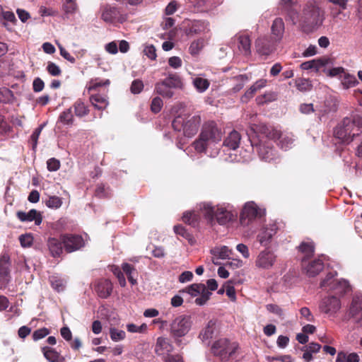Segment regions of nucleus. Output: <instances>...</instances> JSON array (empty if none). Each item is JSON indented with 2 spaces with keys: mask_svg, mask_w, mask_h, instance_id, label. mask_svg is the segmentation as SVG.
Segmentation results:
<instances>
[{
  "mask_svg": "<svg viewBox=\"0 0 362 362\" xmlns=\"http://www.w3.org/2000/svg\"><path fill=\"white\" fill-rule=\"evenodd\" d=\"M289 20L293 25L299 24L305 32H311L318 29L325 20V11L320 7L317 0L308 1L303 7L300 13L292 11L289 14Z\"/></svg>",
  "mask_w": 362,
  "mask_h": 362,
  "instance_id": "nucleus-1",
  "label": "nucleus"
},
{
  "mask_svg": "<svg viewBox=\"0 0 362 362\" xmlns=\"http://www.w3.org/2000/svg\"><path fill=\"white\" fill-rule=\"evenodd\" d=\"M223 132L214 121L205 122L202 127L199 139L193 142V146L198 153H209L216 157L219 153L218 145L222 139Z\"/></svg>",
  "mask_w": 362,
  "mask_h": 362,
  "instance_id": "nucleus-2",
  "label": "nucleus"
},
{
  "mask_svg": "<svg viewBox=\"0 0 362 362\" xmlns=\"http://www.w3.org/2000/svg\"><path fill=\"white\" fill-rule=\"evenodd\" d=\"M199 209L203 216L211 224L216 221L225 226L235 219L238 212L230 204H219L214 206L210 203H202Z\"/></svg>",
  "mask_w": 362,
  "mask_h": 362,
  "instance_id": "nucleus-3",
  "label": "nucleus"
},
{
  "mask_svg": "<svg viewBox=\"0 0 362 362\" xmlns=\"http://www.w3.org/2000/svg\"><path fill=\"white\" fill-rule=\"evenodd\" d=\"M362 127V116L354 115L351 117H346L339 124L334 130L336 138L342 143L349 144L354 138L358 136Z\"/></svg>",
  "mask_w": 362,
  "mask_h": 362,
  "instance_id": "nucleus-4",
  "label": "nucleus"
},
{
  "mask_svg": "<svg viewBox=\"0 0 362 362\" xmlns=\"http://www.w3.org/2000/svg\"><path fill=\"white\" fill-rule=\"evenodd\" d=\"M200 123L199 115H182L173 119L172 126L175 131L182 132L185 136L192 137L197 132Z\"/></svg>",
  "mask_w": 362,
  "mask_h": 362,
  "instance_id": "nucleus-5",
  "label": "nucleus"
},
{
  "mask_svg": "<svg viewBox=\"0 0 362 362\" xmlns=\"http://www.w3.org/2000/svg\"><path fill=\"white\" fill-rule=\"evenodd\" d=\"M337 273L329 272L320 282V288L329 291L332 295H337L339 297L344 296L351 291V288L349 282L346 279H336L334 276Z\"/></svg>",
  "mask_w": 362,
  "mask_h": 362,
  "instance_id": "nucleus-6",
  "label": "nucleus"
},
{
  "mask_svg": "<svg viewBox=\"0 0 362 362\" xmlns=\"http://www.w3.org/2000/svg\"><path fill=\"white\" fill-rule=\"evenodd\" d=\"M238 345L228 339L223 338L216 341L211 346L212 353L222 362H233Z\"/></svg>",
  "mask_w": 362,
  "mask_h": 362,
  "instance_id": "nucleus-7",
  "label": "nucleus"
},
{
  "mask_svg": "<svg viewBox=\"0 0 362 362\" xmlns=\"http://www.w3.org/2000/svg\"><path fill=\"white\" fill-rule=\"evenodd\" d=\"M182 82L180 76L176 74H170L162 81L155 85V92L163 98H170L174 95L173 89L181 88Z\"/></svg>",
  "mask_w": 362,
  "mask_h": 362,
  "instance_id": "nucleus-8",
  "label": "nucleus"
},
{
  "mask_svg": "<svg viewBox=\"0 0 362 362\" xmlns=\"http://www.w3.org/2000/svg\"><path fill=\"white\" fill-rule=\"evenodd\" d=\"M191 317L181 315L176 317L170 325V333L175 338H180L187 334L192 327Z\"/></svg>",
  "mask_w": 362,
  "mask_h": 362,
  "instance_id": "nucleus-9",
  "label": "nucleus"
},
{
  "mask_svg": "<svg viewBox=\"0 0 362 362\" xmlns=\"http://www.w3.org/2000/svg\"><path fill=\"white\" fill-rule=\"evenodd\" d=\"M272 140L268 134L267 138L262 137L259 142L255 144L259 158L267 162H271L278 158L276 151L273 148Z\"/></svg>",
  "mask_w": 362,
  "mask_h": 362,
  "instance_id": "nucleus-10",
  "label": "nucleus"
},
{
  "mask_svg": "<svg viewBox=\"0 0 362 362\" xmlns=\"http://www.w3.org/2000/svg\"><path fill=\"white\" fill-rule=\"evenodd\" d=\"M99 13L100 18L107 23H122L126 20V16L118 8L110 4L101 5Z\"/></svg>",
  "mask_w": 362,
  "mask_h": 362,
  "instance_id": "nucleus-11",
  "label": "nucleus"
},
{
  "mask_svg": "<svg viewBox=\"0 0 362 362\" xmlns=\"http://www.w3.org/2000/svg\"><path fill=\"white\" fill-rule=\"evenodd\" d=\"M264 214V209L258 207L254 202H248L245 204L243 208L240 218V223L243 226H247L252 220L260 218Z\"/></svg>",
  "mask_w": 362,
  "mask_h": 362,
  "instance_id": "nucleus-12",
  "label": "nucleus"
},
{
  "mask_svg": "<svg viewBox=\"0 0 362 362\" xmlns=\"http://www.w3.org/2000/svg\"><path fill=\"white\" fill-rule=\"evenodd\" d=\"M277 260L276 255L269 248L260 251L255 259V267L259 269H271Z\"/></svg>",
  "mask_w": 362,
  "mask_h": 362,
  "instance_id": "nucleus-13",
  "label": "nucleus"
},
{
  "mask_svg": "<svg viewBox=\"0 0 362 362\" xmlns=\"http://www.w3.org/2000/svg\"><path fill=\"white\" fill-rule=\"evenodd\" d=\"M341 308V301L339 297L330 295L322 299L319 309L329 316H334Z\"/></svg>",
  "mask_w": 362,
  "mask_h": 362,
  "instance_id": "nucleus-14",
  "label": "nucleus"
},
{
  "mask_svg": "<svg viewBox=\"0 0 362 362\" xmlns=\"http://www.w3.org/2000/svg\"><path fill=\"white\" fill-rule=\"evenodd\" d=\"M229 45L231 48L236 45L238 52L243 55L248 56L251 53V41L249 36L246 34H236L230 39Z\"/></svg>",
  "mask_w": 362,
  "mask_h": 362,
  "instance_id": "nucleus-15",
  "label": "nucleus"
},
{
  "mask_svg": "<svg viewBox=\"0 0 362 362\" xmlns=\"http://www.w3.org/2000/svg\"><path fill=\"white\" fill-rule=\"evenodd\" d=\"M269 139L278 140V146L283 150L287 151L293 146L295 139L290 133H281L276 129H272L269 132Z\"/></svg>",
  "mask_w": 362,
  "mask_h": 362,
  "instance_id": "nucleus-16",
  "label": "nucleus"
},
{
  "mask_svg": "<svg viewBox=\"0 0 362 362\" xmlns=\"http://www.w3.org/2000/svg\"><path fill=\"white\" fill-rule=\"evenodd\" d=\"M61 240L67 252L76 251L85 245L83 238L78 235H62Z\"/></svg>",
  "mask_w": 362,
  "mask_h": 362,
  "instance_id": "nucleus-17",
  "label": "nucleus"
},
{
  "mask_svg": "<svg viewBox=\"0 0 362 362\" xmlns=\"http://www.w3.org/2000/svg\"><path fill=\"white\" fill-rule=\"evenodd\" d=\"M277 227L275 224H270L262 228L259 232L257 240L263 247H269L273 237L276 233Z\"/></svg>",
  "mask_w": 362,
  "mask_h": 362,
  "instance_id": "nucleus-18",
  "label": "nucleus"
},
{
  "mask_svg": "<svg viewBox=\"0 0 362 362\" xmlns=\"http://www.w3.org/2000/svg\"><path fill=\"white\" fill-rule=\"evenodd\" d=\"M10 257L6 252L0 255V288L6 286L9 281Z\"/></svg>",
  "mask_w": 362,
  "mask_h": 362,
  "instance_id": "nucleus-19",
  "label": "nucleus"
},
{
  "mask_svg": "<svg viewBox=\"0 0 362 362\" xmlns=\"http://www.w3.org/2000/svg\"><path fill=\"white\" fill-rule=\"evenodd\" d=\"M210 31V26L209 22L206 21H192L187 28L185 30V33L187 36H193L196 35H204Z\"/></svg>",
  "mask_w": 362,
  "mask_h": 362,
  "instance_id": "nucleus-20",
  "label": "nucleus"
},
{
  "mask_svg": "<svg viewBox=\"0 0 362 362\" xmlns=\"http://www.w3.org/2000/svg\"><path fill=\"white\" fill-rule=\"evenodd\" d=\"M302 267L306 274L313 277L319 274L324 268V263L322 259H316L307 262L302 259Z\"/></svg>",
  "mask_w": 362,
  "mask_h": 362,
  "instance_id": "nucleus-21",
  "label": "nucleus"
},
{
  "mask_svg": "<svg viewBox=\"0 0 362 362\" xmlns=\"http://www.w3.org/2000/svg\"><path fill=\"white\" fill-rule=\"evenodd\" d=\"M154 350L158 356L164 358L173 351V346L168 338L159 337L156 339Z\"/></svg>",
  "mask_w": 362,
  "mask_h": 362,
  "instance_id": "nucleus-22",
  "label": "nucleus"
},
{
  "mask_svg": "<svg viewBox=\"0 0 362 362\" xmlns=\"http://www.w3.org/2000/svg\"><path fill=\"white\" fill-rule=\"evenodd\" d=\"M17 217L22 222H31L34 221L37 226L40 225L42 221L40 213L35 209H31L28 212L18 211Z\"/></svg>",
  "mask_w": 362,
  "mask_h": 362,
  "instance_id": "nucleus-23",
  "label": "nucleus"
},
{
  "mask_svg": "<svg viewBox=\"0 0 362 362\" xmlns=\"http://www.w3.org/2000/svg\"><path fill=\"white\" fill-rule=\"evenodd\" d=\"M216 332V322L214 320H210L200 332L199 338L206 344H209L210 340L212 339Z\"/></svg>",
  "mask_w": 362,
  "mask_h": 362,
  "instance_id": "nucleus-24",
  "label": "nucleus"
},
{
  "mask_svg": "<svg viewBox=\"0 0 362 362\" xmlns=\"http://www.w3.org/2000/svg\"><path fill=\"white\" fill-rule=\"evenodd\" d=\"M241 136L239 132L233 130L227 136L223 141V146L228 147L229 149L235 150L239 147Z\"/></svg>",
  "mask_w": 362,
  "mask_h": 362,
  "instance_id": "nucleus-25",
  "label": "nucleus"
},
{
  "mask_svg": "<svg viewBox=\"0 0 362 362\" xmlns=\"http://www.w3.org/2000/svg\"><path fill=\"white\" fill-rule=\"evenodd\" d=\"M95 290L100 298H106L110 295L112 290V286L109 280H100L97 284Z\"/></svg>",
  "mask_w": 362,
  "mask_h": 362,
  "instance_id": "nucleus-26",
  "label": "nucleus"
},
{
  "mask_svg": "<svg viewBox=\"0 0 362 362\" xmlns=\"http://www.w3.org/2000/svg\"><path fill=\"white\" fill-rule=\"evenodd\" d=\"M285 30L284 23L282 18H276L272 25V33L276 41L279 42L284 36Z\"/></svg>",
  "mask_w": 362,
  "mask_h": 362,
  "instance_id": "nucleus-27",
  "label": "nucleus"
},
{
  "mask_svg": "<svg viewBox=\"0 0 362 362\" xmlns=\"http://www.w3.org/2000/svg\"><path fill=\"white\" fill-rule=\"evenodd\" d=\"M329 62V59H317L303 62L300 68L303 70L315 69L318 71L320 68L325 66Z\"/></svg>",
  "mask_w": 362,
  "mask_h": 362,
  "instance_id": "nucleus-28",
  "label": "nucleus"
},
{
  "mask_svg": "<svg viewBox=\"0 0 362 362\" xmlns=\"http://www.w3.org/2000/svg\"><path fill=\"white\" fill-rule=\"evenodd\" d=\"M62 241L55 238H49L47 241L49 250L53 257H59L62 253Z\"/></svg>",
  "mask_w": 362,
  "mask_h": 362,
  "instance_id": "nucleus-29",
  "label": "nucleus"
},
{
  "mask_svg": "<svg viewBox=\"0 0 362 362\" xmlns=\"http://www.w3.org/2000/svg\"><path fill=\"white\" fill-rule=\"evenodd\" d=\"M299 252L303 255L302 259L306 260L314 254L315 245L313 241L309 240L303 241L298 246Z\"/></svg>",
  "mask_w": 362,
  "mask_h": 362,
  "instance_id": "nucleus-30",
  "label": "nucleus"
},
{
  "mask_svg": "<svg viewBox=\"0 0 362 362\" xmlns=\"http://www.w3.org/2000/svg\"><path fill=\"white\" fill-rule=\"evenodd\" d=\"M90 103L98 110H103L108 105V101L106 95L101 94H95L90 98Z\"/></svg>",
  "mask_w": 362,
  "mask_h": 362,
  "instance_id": "nucleus-31",
  "label": "nucleus"
},
{
  "mask_svg": "<svg viewBox=\"0 0 362 362\" xmlns=\"http://www.w3.org/2000/svg\"><path fill=\"white\" fill-rule=\"evenodd\" d=\"M74 119L71 108H68L61 112L58 117L57 122L62 123L66 126H71L74 124Z\"/></svg>",
  "mask_w": 362,
  "mask_h": 362,
  "instance_id": "nucleus-32",
  "label": "nucleus"
},
{
  "mask_svg": "<svg viewBox=\"0 0 362 362\" xmlns=\"http://www.w3.org/2000/svg\"><path fill=\"white\" fill-rule=\"evenodd\" d=\"M192 83L196 90L199 93H204L206 91L210 85L209 81L202 77H195L192 78Z\"/></svg>",
  "mask_w": 362,
  "mask_h": 362,
  "instance_id": "nucleus-33",
  "label": "nucleus"
},
{
  "mask_svg": "<svg viewBox=\"0 0 362 362\" xmlns=\"http://www.w3.org/2000/svg\"><path fill=\"white\" fill-rule=\"evenodd\" d=\"M49 282L52 287L58 292L62 291L65 288L66 281L57 275L49 276Z\"/></svg>",
  "mask_w": 362,
  "mask_h": 362,
  "instance_id": "nucleus-34",
  "label": "nucleus"
},
{
  "mask_svg": "<svg viewBox=\"0 0 362 362\" xmlns=\"http://www.w3.org/2000/svg\"><path fill=\"white\" fill-rule=\"evenodd\" d=\"M340 80L341 85L345 89L354 87L358 83V81L354 75L349 74L346 72H344Z\"/></svg>",
  "mask_w": 362,
  "mask_h": 362,
  "instance_id": "nucleus-35",
  "label": "nucleus"
},
{
  "mask_svg": "<svg viewBox=\"0 0 362 362\" xmlns=\"http://www.w3.org/2000/svg\"><path fill=\"white\" fill-rule=\"evenodd\" d=\"M297 4V0H280L279 9L281 12H285L289 18V14L292 11H296L293 6Z\"/></svg>",
  "mask_w": 362,
  "mask_h": 362,
  "instance_id": "nucleus-36",
  "label": "nucleus"
},
{
  "mask_svg": "<svg viewBox=\"0 0 362 362\" xmlns=\"http://www.w3.org/2000/svg\"><path fill=\"white\" fill-rule=\"evenodd\" d=\"M206 286L203 284H193L187 287L183 291H186L192 297H196L200 295Z\"/></svg>",
  "mask_w": 362,
  "mask_h": 362,
  "instance_id": "nucleus-37",
  "label": "nucleus"
},
{
  "mask_svg": "<svg viewBox=\"0 0 362 362\" xmlns=\"http://www.w3.org/2000/svg\"><path fill=\"white\" fill-rule=\"evenodd\" d=\"M75 115L78 117H82L88 114V109L87 106L81 100H76L74 105Z\"/></svg>",
  "mask_w": 362,
  "mask_h": 362,
  "instance_id": "nucleus-38",
  "label": "nucleus"
},
{
  "mask_svg": "<svg viewBox=\"0 0 362 362\" xmlns=\"http://www.w3.org/2000/svg\"><path fill=\"white\" fill-rule=\"evenodd\" d=\"M297 89L301 92H307L311 90L312 84L309 79L299 78L295 81Z\"/></svg>",
  "mask_w": 362,
  "mask_h": 362,
  "instance_id": "nucleus-39",
  "label": "nucleus"
},
{
  "mask_svg": "<svg viewBox=\"0 0 362 362\" xmlns=\"http://www.w3.org/2000/svg\"><path fill=\"white\" fill-rule=\"evenodd\" d=\"M205 41L203 38H199L193 41L189 46V52L192 55H197L204 47Z\"/></svg>",
  "mask_w": 362,
  "mask_h": 362,
  "instance_id": "nucleus-40",
  "label": "nucleus"
},
{
  "mask_svg": "<svg viewBox=\"0 0 362 362\" xmlns=\"http://www.w3.org/2000/svg\"><path fill=\"white\" fill-rule=\"evenodd\" d=\"M198 220V216L195 214L194 212L187 211L184 213L182 216V221L185 223H188L189 225H191L194 227L197 225Z\"/></svg>",
  "mask_w": 362,
  "mask_h": 362,
  "instance_id": "nucleus-41",
  "label": "nucleus"
},
{
  "mask_svg": "<svg viewBox=\"0 0 362 362\" xmlns=\"http://www.w3.org/2000/svg\"><path fill=\"white\" fill-rule=\"evenodd\" d=\"M45 205L50 209H57L62 205V199L57 196H50L45 201Z\"/></svg>",
  "mask_w": 362,
  "mask_h": 362,
  "instance_id": "nucleus-42",
  "label": "nucleus"
},
{
  "mask_svg": "<svg viewBox=\"0 0 362 362\" xmlns=\"http://www.w3.org/2000/svg\"><path fill=\"white\" fill-rule=\"evenodd\" d=\"M42 352L45 357L50 362H57L59 358L58 353L49 347H43Z\"/></svg>",
  "mask_w": 362,
  "mask_h": 362,
  "instance_id": "nucleus-43",
  "label": "nucleus"
},
{
  "mask_svg": "<svg viewBox=\"0 0 362 362\" xmlns=\"http://www.w3.org/2000/svg\"><path fill=\"white\" fill-rule=\"evenodd\" d=\"M214 253L218 256L220 259H229L232 255V250H230L227 246H221L214 250Z\"/></svg>",
  "mask_w": 362,
  "mask_h": 362,
  "instance_id": "nucleus-44",
  "label": "nucleus"
},
{
  "mask_svg": "<svg viewBox=\"0 0 362 362\" xmlns=\"http://www.w3.org/2000/svg\"><path fill=\"white\" fill-rule=\"evenodd\" d=\"M110 338L114 341H119L124 339L126 337V333L123 330H119L116 328L110 329Z\"/></svg>",
  "mask_w": 362,
  "mask_h": 362,
  "instance_id": "nucleus-45",
  "label": "nucleus"
},
{
  "mask_svg": "<svg viewBox=\"0 0 362 362\" xmlns=\"http://www.w3.org/2000/svg\"><path fill=\"white\" fill-rule=\"evenodd\" d=\"M325 72L328 76L338 77L339 79H341L345 72V69L343 67L338 66L327 69L325 71Z\"/></svg>",
  "mask_w": 362,
  "mask_h": 362,
  "instance_id": "nucleus-46",
  "label": "nucleus"
},
{
  "mask_svg": "<svg viewBox=\"0 0 362 362\" xmlns=\"http://www.w3.org/2000/svg\"><path fill=\"white\" fill-rule=\"evenodd\" d=\"M355 301H353L350 312L353 316V320L358 327H362V310L356 313L355 310Z\"/></svg>",
  "mask_w": 362,
  "mask_h": 362,
  "instance_id": "nucleus-47",
  "label": "nucleus"
},
{
  "mask_svg": "<svg viewBox=\"0 0 362 362\" xmlns=\"http://www.w3.org/2000/svg\"><path fill=\"white\" fill-rule=\"evenodd\" d=\"M46 69L52 76H59L62 74L60 67L52 62H48Z\"/></svg>",
  "mask_w": 362,
  "mask_h": 362,
  "instance_id": "nucleus-48",
  "label": "nucleus"
},
{
  "mask_svg": "<svg viewBox=\"0 0 362 362\" xmlns=\"http://www.w3.org/2000/svg\"><path fill=\"white\" fill-rule=\"evenodd\" d=\"M237 83L233 88V92L236 93L240 91L245 86V83L248 81L246 75H239L235 77Z\"/></svg>",
  "mask_w": 362,
  "mask_h": 362,
  "instance_id": "nucleus-49",
  "label": "nucleus"
},
{
  "mask_svg": "<svg viewBox=\"0 0 362 362\" xmlns=\"http://www.w3.org/2000/svg\"><path fill=\"white\" fill-rule=\"evenodd\" d=\"M211 293L206 288L204 291L200 294V297L195 299V303L198 305H204L209 300Z\"/></svg>",
  "mask_w": 362,
  "mask_h": 362,
  "instance_id": "nucleus-50",
  "label": "nucleus"
},
{
  "mask_svg": "<svg viewBox=\"0 0 362 362\" xmlns=\"http://www.w3.org/2000/svg\"><path fill=\"white\" fill-rule=\"evenodd\" d=\"M111 270L113 272V274L117 276L119 285L122 287H124L126 286V280L119 267L117 266H112Z\"/></svg>",
  "mask_w": 362,
  "mask_h": 362,
  "instance_id": "nucleus-51",
  "label": "nucleus"
},
{
  "mask_svg": "<svg viewBox=\"0 0 362 362\" xmlns=\"http://www.w3.org/2000/svg\"><path fill=\"white\" fill-rule=\"evenodd\" d=\"M144 89V83L142 81L139 79L134 80L132 83L130 90L133 94H139Z\"/></svg>",
  "mask_w": 362,
  "mask_h": 362,
  "instance_id": "nucleus-52",
  "label": "nucleus"
},
{
  "mask_svg": "<svg viewBox=\"0 0 362 362\" xmlns=\"http://www.w3.org/2000/svg\"><path fill=\"white\" fill-rule=\"evenodd\" d=\"M163 105V100L159 97H156L152 100L151 110L154 113L159 112Z\"/></svg>",
  "mask_w": 362,
  "mask_h": 362,
  "instance_id": "nucleus-53",
  "label": "nucleus"
},
{
  "mask_svg": "<svg viewBox=\"0 0 362 362\" xmlns=\"http://www.w3.org/2000/svg\"><path fill=\"white\" fill-rule=\"evenodd\" d=\"M19 241L22 247H30L33 244V237L30 234H23L19 236Z\"/></svg>",
  "mask_w": 362,
  "mask_h": 362,
  "instance_id": "nucleus-54",
  "label": "nucleus"
},
{
  "mask_svg": "<svg viewBox=\"0 0 362 362\" xmlns=\"http://www.w3.org/2000/svg\"><path fill=\"white\" fill-rule=\"evenodd\" d=\"M49 334V330L47 328H41L35 330L33 334V339L34 341L40 340Z\"/></svg>",
  "mask_w": 362,
  "mask_h": 362,
  "instance_id": "nucleus-55",
  "label": "nucleus"
},
{
  "mask_svg": "<svg viewBox=\"0 0 362 362\" xmlns=\"http://www.w3.org/2000/svg\"><path fill=\"white\" fill-rule=\"evenodd\" d=\"M77 9L78 6L76 1L66 3V4L63 6V10L66 16L75 13Z\"/></svg>",
  "mask_w": 362,
  "mask_h": 362,
  "instance_id": "nucleus-56",
  "label": "nucleus"
},
{
  "mask_svg": "<svg viewBox=\"0 0 362 362\" xmlns=\"http://www.w3.org/2000/svg\"><path fill=\"white\" fill-rule=\"evenodd\" d=\"M144 54L151 60L156 59V49L152 45H146L144 49Z\"/></svg>",
  "mask_w": 362,
  "mask_h": 362,
  "instance_id": "nucleus-57",
  "label": "nucleus"
},
{
  "mask_svg": "<svg viewBox=\"0 0 362 362\" xmlns=\"http://www.w3.org/2000/svg\"><path fill=\"white\" fill-rule=\"evenodd\" d=\"M266 308L269 312L272 313L280 317H283L284 316L283 310L277 305L267 304L266 305Z\"/></svg>",
  "mask_w": 362,
  "mask_h": 362,
  "instance_id": "nucleus-58",
  "label": "nucleus"
},
{
  "mask_svg": "<svg viewBox=\"0 0 362 362\" xmlns=\"http://www.w3.org/2000/svg\"><path fill=\"white\" fill-rule=\"evenodd\" d=\"M57 46H58V48L59 49V52H60V54L61 56L64 58L66 60H67L68 62L74 64L76 62V59L74 57H72L64 48V47L59 44V43H57Z\"/></svg>",
  "mask_w": 362,
  "mask_h": 362,
  "instance_id": "nucleus-59",
  "label": "nucleus"
},
{
  "mask_svg": "<svg viewBox=\"0 0 362 362\" xmlns=\"http://www.w3.org/2000/svg\"><path fill=\"white\" fill-rule=\"evenodd\" d=\"M300 314L302 318H304L308 322H313L314 316L310 312V309L307 307H303L300 310Z\"/></svg>",
  "mask_w": 362,
  "mask_h": 362,
  "instance_id": "nucleus-60",
  "label": "nucleus"
},
{
  "mask_svg": "<svg viewBox=\"0 0 362 362\" xmlns=\"http://www.w3.org/2000/svg\"><path fill=\"white\" fill-rule=\"evenodd\" d=\"M174 232L176 234L182 236L183 238L188 239L189 240L191 239L190 233L187 232L185 227L180 225L174 226Z\"/></svg>",
  "mask_w": 362,
  "mask_h": 362,
  "instance_id": "nucleus-61",
  "label": "nucleus"
},
{
  "mask_svg": "<svg viewBox=\"0 0 362 362\" xmlns=\"http://www.w3.org/2000/svg\"><path fill=\"white\" fill-rule=\"evenodd\" d=\"M47 165L49 171H56L60 167V162L59 160L52 158L47 161Z\"/></svg>",
  "mask_w": 362,
  "mask_h": 362,
  "instance_id": "nucleus-62",
  "label": "nucleus"
},
{
  "mask_svg": "<svg viewBox=\"0 0 362 362\" xmlns=\"http://www.w3.org/2000/svg\"><path fill=\"white\" fill-rule=\"evenodd\" d=\"M267 361L274 362V361H280L281 362H292V358L289 355H284L280 356H270L266 357Z\"/></svg>",
  "mask_w": 362,
  "mask_h": 362,
  "instance_id": "nucleus-63",
  "label": "nucleus"
},
{
  "mask_svg": "<svg viewBox=\"0 0 362 362\" xmlns=\"http://www.w3.org/2000/svg\"><path fill=\"white\" fill-rule=\"evenodd\" d=\"M163 362H183L182 357L179 354H169L163 358Z\"/></svg>",
  "mask_w": 362,
  "mask_h": 362,
  "instance_id": "nucleus-64",
  "label": "nucleus"
}]
</instances>
